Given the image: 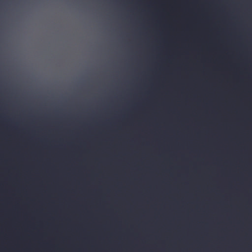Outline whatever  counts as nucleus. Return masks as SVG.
<instances>
[{
  "mask_svg": "<svg viewBox=\"0 0 252 252\" xmlns=\"http://www.w3.org/2000/svg\"><path fill=\"white\" fill-rule=\"evenodd\" d=\"M12 252H16V107L12 116Z\"/></svg>",
  "mask_w": 252,
  "mask_h": 252,
  "instance_id": "nucleus-1",
  "label": "nucleus"
},
{
  "mask_svg": "<svg viewBox=\"0 0 252 252\" xmlns=\"http://www.w3.org/2000/svg\"><path fill=\"white\" fill-rule=\"evenodd\" d=\"M20 206H18V205H17V217H18V210H19V207H20Z\"/></svg>",
  "mask_w": 252,
  "mask_h": 252,
  "instance_id": "nucleus-2",
  "label": "nucleus"
}]
</instances>
